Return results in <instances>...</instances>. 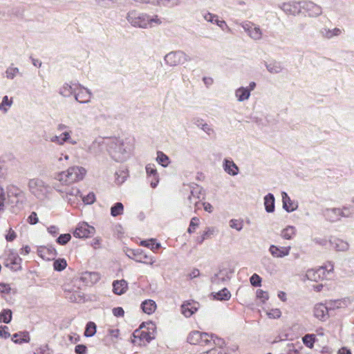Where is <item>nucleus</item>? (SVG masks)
Returning a JSON list of instances; mask_svg holds the SVG:
<instances>
[{"label": "nucleus", "instance_id": "nucleus-1", "mask_svg": "<svg viewBox=\"0 0 354 354\" xmlns=\"http://www.w3.org/2000/svg\"><path fill=\"white\" fill-rule=\"evenodd\" d=\"M127 21L133 27L142 29L151 28L162 24L158 15H149L137 10H131L127 15Z\"/></svg>", "mask_w": 354, "mask_h": 354}, {"label": "nucleus", "instance_id": "nucleus-2", "mask_svg": "<svg viewBox=\"0 0 354 354\" xmlns=\"http://www.w3.org/2000/svg\"><path fill=\"white\" fill-rule=\"evenodd\" d=\"M133 147L127 140L115 139L107 144V151L111 157L117 162H124L131 156Z\"/></svg>", "mask_w": 354, "mask_h": 354}, {"label": "nucleus", "instance_id": "nucleus-3", "mask_svg": "<svg viewBox=\"0 0 354 354\" xmlns=\"http://www.w3.org/2000/svg\"><path fill=\"white\" fill-rule=\"evenodd\" d=\"M187 342L194 345H198L203 348H209L214 344L221 346L224 344L223 339L214 336L207 333H202L198 330H194L189 333Z\"/></svg>", "mask_w": 354, "mask_h": 354}, {"label": "nucleus", "instance_id": "nucleus-4", "mask_svg": "<svg viewBox=\"0 0 354 354\" xmlns=\"http://www.w3.org/2000/svg\"><path fill=\"white\" fill-rule=\"evenodd\" d=\"M86 170L83 167L72 166L66 171L57 173L55 179L62 185H71L84 179Z\"/></svg>", "mask_w": 354, "mask_h": 354}, {"label": "nucleus", "instance_id": "nucleus-5", "mask_svg": "<svg viewBox=\"0 0 354 354\" xmlns=\"http://www.w3.org/2000/svg\"><path fill=\"white\" fill-rule=\"evenodd\" d=\"M156 325L151 322L142 323L138 329L136 330L132 336L131 341L134 344L145 345L154 339Z\"/></svg>", "mask_w": 354, "mask_h": 354}, {"label": "nucleus", "instance_id": "nucleus-6", "mask_svg": "<svg viewBox=\"0 0 354 354\" xmlns=\"http://www.w3.org/2000/svg\"><path fill=\"white\" fill-rule=\"evenodd\" d=\"M333 271V265L328 263L315 268L308 269L303 276L302 280L319 282L327 278Z\"/></svg>", "mask_w": 354, "mask_h": 354}, {"label": "nucleus", "instance_id": "nucleus-7", "mask_svg": "<svg viewBox=\"0 0 354 354\" xmlns=\"http://www.w3.org/2000/svg\"><path fill=\"white\" fill-rule=\"evenodd\" d=\"M28 187L30 192L40 200L46 198L51 192L50 187L39 178L30 179Z\"/></svg>", "mask_w": 354, "mask_h": 354}, {"label": "nucleus", "instance_id": "nucleus-8", "mask_svg": "<svg viewBox=\"0 0 354 354\" xmlns=\"http://www.w3.org/2000/svg\"><path fill=\"white\" fill-rule=\"evenodd\" d=\"M58 191L62 197L71 205H77L82 198L80 190L77 187H70L64 190L59 189Z\"/></svg>", "mask_w": 354, "mask_h": 354}, {"label": "nucleus", "instance_id": "nucleus-9", "mask_svg": "<svg viewBox=\"0 0 354 354\" xmlns=\"http://www.w3.org/2000/svg\"><path fill=\"white\" fill-rule=\"evenodd\" d=\"M348 210V209L346 207H344L343 208H330V209H326L323 214L326 220L330 221V222H335L341 217H348L350 216V214L345 213V211Z\"/></svg>", "mask_w": 354, "mask_h": 354}, {"label": "nucleus", "instance_id": "nucleus-10", "mask_svg": "<svg viewBox=\"0 0 354 354\" xmlns=\"http://www.w3.org/2000/svg\"><path fill=\"white\" fill-rule=\"evenodd\" d=\"M95 233L94 227L89 225L86 222L80 223L76 227L73 232V236L76 238L84 239L88 238Z\"/></svg>", "mask_w": 354, "mask_h": 354}, {"label": "nucleus", "instance_id": "nucleus-11", "mask_svg": "<svg viewBox=\"0 0 354 354\" xmlns=\"http://www.w3.org/2000/svg\"><path fill=\"white\" fill-rule=\"evenodd\" d=\"M165 59L167 64L174 66L185 62L187 60V57L185 53L175 51L167 54Z\"/></svg>", "mask_w": 354, "mask_h": 354}, {"label": "nucleus", "instance_id": "nucleus-12", "mask_svg": "<svg viewBox=\"0 0 354 354\" xmlns=\"http://www.w3.org/2000/svg\"><path fill=\"white\" fill-rule=\"evenodd\" d=\"M21 259L18 254L12 250L7 252V257L5 260V265L13 270H17L21 268Z\"/></svg>", "mask_w": 354, "mask_h": 354}, {"label": "nucleus", "instance_id": "nucleus-13", "mask_svg": "<svg viewBox=\"0 0 354 354\" xmlns=\"http://www.w3.org/2000/svg\"><path fill=\"white\" fill-rule=\"evenodd\" d=\"M241 27L244 29L250 37L253 39L259 40L262 37V31L260 28L250 21H245L241 24Z\"/></svg>", "mask_w": 354, "mask_h": 354}, {"label": "nucleus", "instance_id": "nucleus-14", "mask_svg": "<svg viewBox=\"0 0 354 354\" xmlns=\"http://www.w3.org/2000/svg\"><path fill=\"white\" fill-rule=\"evenodd\" d=\"M204 198V194L202 187L195 185L192 187L190 195L188 197L189 203L194 204L196 208H198L199 202Z\"/></svg>", "mask_w": 354, "mask_h": 354}, {"label": "nucleus", "instance_id": "nucleus-15", "mask_svg": "<svg viewBox=\"0 0 354 354\" xmlns=\"http://www.w3.org/2000/svg\"><path fill=\"white\" fill-rule=\"evenodd\" d=\"M203 19L212 24H216L223 30L230 32V28L227 26L225 21L219 19V17L210 12H204L203 14Z\"/></svg>", "mask_w": 354, "mask_h": 354}, {"label": "nucleus", "instance_id": "nucleus-16", "mask_svg": "<svg viewBox=\"0 0 354 354\" xmlns=\"http://www.w3.org/2000/svg\"><path fill=\"white\" fill-rule=\"evenodd\" d=\"M74 95L77 102L80 103H88L91 101L92 93L88 89L78 84Z\"/></svg>", "mask_w": 354, "mask_h": 354}, {"label": "nucleus", "instance_id": "nucleus-17", "mask_svg": "<svg viewBox=\"0 0 354 354\" xmlns=\"http://www.w3.org/2000/svg\"><path fill=\"white\" fill-rule=\"evenodd\" d=\"M313 315L322 322H325L329 317L328 308L323 304H317L313 308Z\"/></svg>", "mask_w": 354, "mask_h": 354}, {"label": "nucleus", "instance_id": "nucleus-18", "mask_svg": "<svg viewBox=\"0 0 354 354\" xmlns=\"http://www.w3.org/2000/svg\"><path fill=\"white\" fill-rule=\"evenodd\" d=\"M302 8L310 17H317L322 14V8L319 6L311 1H303Z\"/></svg>", "mask_w": 354, "mask_h": 354}, {"label": "nucleus", "instance_id": "nucleus-19", "mask_svg": "<svg viewBox=\"0 0 354 354\" xmlns=\"http://www.w3.org/2000/svg\"><path fill=\"white\" fill-rule=\"evenodd\" d=\"M282 10L289 15H298L302 8V2H288L283 3Z\"/></svg>", "mask_w": 354, "mask_h": 354}, {"label": "nucleus", "instance_id": "nucleus-20", "mask_svg": "<svg viewBox=\"0 0 354 354\" xmlns=\"http://www.w3.org/2000/svg\"><path fill=\"white\" fill-rule=\"evenodd\" d=\"M290 246L278 247L274 245L270 246L269 252L274 258H283L290 254Z\"/></svg>", "mask_w": 354, "mask_h": 354}, {"label": "nucleus", "instance_id": "nucleus-21", "mask_svg": "<svg viewBox=\"0 0 354 354\" xmlns=\"http://www.w3.org/2000/svg\"><path fill=\"white\" fill-rule=\"evenodd\" d=\"M330 243L333 248L337 251L346 252L349 249V243L346 241L339 238H332L330 240Z\"/></svg>", "mask_w": 354, "mask_h": 354}, {"label": "nucleus", "instance_id": "nucleus-22", "mask_svg": "<svg viewBox=\"0 0 354 354\" xmlns=\"http://www.w3.org/2000/svg\"><path fill=\"white\" fill-rule=\"evenodd\" d=\"M283 207L288 212H291L296 210L298 207L297 202L292 201L287 193L283 192L281 194Z\"/></svg>", "mask_w": 354, "mask_h": 354}, {"label": "nucleus", "instance_id": "nucleus-23", "mask_svg": "<svg viewBox=\"0 0 354 354\" xmlns=\"http://www.w3.org/2000/svg\"><path fill=\"white\" fill-rule=\"evenodd\" d=\"M134 257L135 261L139 263L151 266L156 262L155 257L144 254L142 251H137L134 253Z\"/></svg>", "mask_w": 354, "mask_h": 354}, {"label": "nucleus", "instance_id": "nucleus-24", "mask_svg": "<svg viewBox=\"0 0 354 354\" xmlns=\"http://www.w3.org/2000/svg\"><path fill=\"white\" fill-rule=\"evenodd\" d=\"M198 308V304L196 302H187L181 306L182 313L186 317H191Z\"/></svg>", "mask_w": 354, "mask_h": 354}, {"label": "nucleus", "instance_id": "nucleus-25", "mask_svg": "<svg viewBox=\"0 0 354 354\" xmlns=\"http://www.w3.org/2000/svg\"><path fill=\"white\" fill-rule=\"evenodd\" d=\"M146 172L149 178H152L151 186L156 187L158 183L159 179L157 174V170L153 164H148L146 166Z\"/></svg>", "mask_w": 354, "mask_h": 354}, {"label": "nucleus", "instance_id": "nucleus-26", "mask_svg": "<svg viewBox=\"0 0 354 354\" xmlns=\"http://www.w3.org/2000/svg\"><path fill=\"white\" fill-rule=\"evenodd\" d=\"M128 283L124 280H116L113 282V292L118 295H121L127 292Z\"/></svg>", "mask_w": 354, "mask_h": 354}, {"label": "nucleus", "instance_id": "nucleus-27", "mask_svg": "<svg viewBox=\"0 0 354 354\" xmlns=\"http://www.w3.org/2000/svg\"><path fill=\"white\" fill-rule=\"evenodd\" d=\"M101 276L97 272H86L82 276V279L88 285L96 283L100 279Z\"/></svg>", "mask_w": 354, "mask_h": 354}, {"label": "nucleus", "instance_id": "nucleus-28", "mask_svg": "<svg viewBox=\"0 0 354 354\" xmlns=\"http://www.w3.org/2000/svg\"><path fill=\"white\" fill-rule=\"evenodd\" d=\"M231 271L229 268L221 269L214 277L212 282L218 283L220 281H225L230 278Z\"/></svg>", "mask_w": 354, "mask_h": 354}, {"label": "nucleus", "instance_id": "nucleus-29", "mask_svg": "<svg viewBox=\"0 0 354 354\" xmlns=\"http://www.w3.org/2000/svg\"><path fill=\"white\" fill-rule=\"evenodd\" d=\"M66 297L73 302L80 303L84 301V293L79 289L66 290Z\"/></svg>", "mask_w": 354, "mask_h": 354}, {"label": "nucleus", "instance_id": "nucleus-30", "mask_svg": "<svg viewBox=\"0 0 354 354\" xmlns=\"http://www.w3.org/2000/svg\"><path fill=\"white\" fill-rule=\"evenodd\" d=\"M141 308L145 313L151 315L156 311L157 306L153 300L147 299L141 304Z\"/></svg>", "mask_w": 354, "mask_h": 354}, {"label": "nucleus", "instance_id": "nucleus-31", "mask_svg": "<svg viewBox=\"0 0 354 354\" xmlns=\"http://www.w3.org/2000/svg\"><path fill=\"white\" fill-rule=\"evenodd\" d=\"M78 84H64L59 89V93L64 96L68 97L72 94L75 95Z\"/></svg>", "mask_w": 354, "mask_h": 354}, {"label": "nucleus", "instance_id": "nucleus-32", "mask_svg": "<svg viewBox=\"0 0 354 354\" xmlns=\"http://www.w3.org/2000/svg\"><path fill=\"white\" fill-rule=\"evenodd\" d=\"M297 233V229L295 226L288 225L281 231V236L286 240L292 239Z\"/></svg>", "mask_w": 354, "mask_h": 354}, {"label": "nucleus", "instance_id": "nucleus-33", "mask_svg": "<svg viewBox=\"0 0 354 354\" xmlns=\"http://www.w3.org/2000/svg\"><path fill=\"white\" fill-rule=\"evenodd\" d=\"M12 340L15 344L28 343L30 342V338L29 333L26 331L19 332L12 335Z\"/></svg>", "mask_w": 354, "mask_h": 354}, {"label": "nucleus", "instance_id": "nucleus-34", "mask_svg": "<svg viewBox=\"0 0 354 354\" xmlns=\"http://www.w3.org/2000/svg\"><path fill=\"white\" fill-rule=\"evenodd\" d=\"M224 170L230 175L235 176L238 174L239 169L236 164L230 160H225L223 164Z\"/></svg>", "mask_w": 354, "mask_h": 354}, {"label": "nucleus", "instance_id": "nucleus-35", "mask_svg": "<svg viewBox=\"0 0 354 354\" xmlns=\"http://www.w3.org/2000/svg\"><path fill=\"white\" fill-rule=\"evenodd\" d=\"M264 205L267 212L272 213L274 211V197L273 194H268L264 197Z\"/></svg>", "mask_w": 354, "mask_h": 354}, {"label": "nucleus", "instance_id": "nucleus-36", "mask_svg": "<svg viewBox=\"0 0 354 354\" xmlns=\"http://www.w3.org/2000/svg\"><path fill=\"white\" fill-rule=\"evenodd\" d=\"M235 95L238 101L243 102L249 98L250 90H249L248 88L241 87L236 90Z\"/></svg>", "mask_w": 354, "mask_h": 354}, {"label": "nucleus", "instance_id": "nucleus-37", "mask_svg": "<svg viewBox=\"0 0 354 354\" xmlns=\"http://www.w3.org/2000/svg\"><path fill=\"white\" fill-rule=\"evenodd\" d=\"M214 299L219 301H227L231 297V294L227 288H223L217 292L212 293Z\"/></svg>", "mask_w": 354, "mask_h": 354}, {"label": "nucleus", "instance_id": "nucleus-38", "mask_svg": "<svg viewBox=\"0 0 354 354\" xmlns=\"http://www.w3.org/2000/svg\"><path fill=\"white\" fill-rule=\"evenodd\" d=\"M95 2L102 7H112L122 4L126 0H95Z\"/></svg>", "mask_w": 354, "mask_h": 354}, {"label": "nucleus", "instance_id": "nucleus-39", "mask_svg": "<svg viewBox=\"0 0 354 354\" xmlns=\"http://www.w3.org/2000/svg\"><path fill=\"white\" fill-rule=\"evenodd\" d=\"M324 37L330 39L334 36H338L342 33V30L338 28H334L333 29L324 28L322 31Z\"/></svg>", "mask_w": 354, "mask_h": 354}, {"label": "nucleus", "instance_id": "nucleus-40", "mask_svg": "<svg viewBox=\"0 0 354 354\" xmlns=\"http://www.w3.org/2000/svg\"><path fill=\"white\" fill-rule=\"evenodd\" d=\"M12 99H9L7 95L3 97L1 103H0V111L6 113L12 104Z\"/></svg>", "mask_w": 354, "mask_h": 354}, {"label": "nucleus", "instance_id": "nucleus-41", "mask_svg": "<svg viewBox=\"0 0 354 354\" xmlns=\"http://www.w3.org/2000/svg\"><path fill=\"white\" fill-rule=\"evenodd\" d=\"M268 71L271 73H278L281 71L282 66L280 63L277 62H271L266 64Z\"/></svg>", "mask_w": 354, "mask_h": 354}, {"label": "nucleus", "instance_id": "nucleus-42", "mask_svg": "<svg viewBox=\"0 0 354 354\" xmlns=\"http://www.w3.org/2000/svg\"><path fill=\"white\" fill-rule=\"evenodd\" d=\"M230 227L236 231H241L243 227V221L242 219H231L229 221Z\"/></svg>", "mask_w": 354, "mask_h": 354}, {"label": "nucleus", "instance_id": "nucleus-43", "mask_svg": "<svg viewBox=\"0 0 354 354\" xmlns=\"http://www.w3.org/2000/svg\"><path fill=\"white\" fill-rule=\"evenodd\" d=\"M302 341L307 347L312 348H313L314 343L315 342V335L313 334L306 335L303 337Z\"/></svg>", "mask_w": 354, "mask_h": 354}, {"label": "nucleus", "instance_id": "nucleus-44", "mask_svg": "<svg viewBox=\"0 0 354 354\" xmlns=\"http://www.w3.org/2000/svg\"><path fill=\"white\" fill-rule=\"evenodd\" d=\"M222 346L214 344L213 346L207 348L208 350L203 352L201 354H225L221 348Z\"/></svg>", "mask_w": 354, "mask_h": 354}, {"label": "nucleus", "instance_id": "nucleus-45", "mask_svg": "<svg viewBox=\"0 0 354 354\" xmlns=\"http://www.w3.org/2000/svg\"><path fill=\"white\" fill-rule=\"evenodd\" d=\"M157 162L163 167H167L169 163V159L167 156L161 151L157 153L156 157Z\"/></svg>", "mask_w": 354, "mask_h": 354}, {"label": "nucleus", "instance_id": "nucleus-46", "mask_svg": "<svg viewBox=\"0 0 354 354\" xmlns=\"http://www.w3.org/2000/svg\"><path fill=\"white\" fill-rule=\"evenodd\" d=\"M123 210V205L121 203H117L111 208V214L113 216H117L121 215Z\"/></svg>", "mask_w": 354, "mask_h": 354}, {"label": "nucleus", "instance_id": "nucleus-47", "mask_svg": "<svg viewBox=\"0 0 354 354\" xmlns=\"http://www.w3.org/2000/svg\"><path fill=\"white\" fill-rule=\"evenodd\" d=\"M141 245L150 248L153 251H156L158 249L160 248V243H155L153 239L151 240H147V241H142L140 243Z\"/></svg>", "mask_w": 354, "mask_h": 354}, {"label": "nucleus", "instance_id": "nucleus-48", "mask_svg": "<svg viewBox=\"0 0 354 354\" xmlns=\"http://www.w3.org/2000/svg\"><path fill=\"white\" fill-rule=\"evenodd\" d=\"M96 333V325L95 323L90 322L86 324L84 335L86 337H92Z\"/></svg>", "mask_w": 354, "mask_h": 354}, {"label": "nucleus", "instance_id": "nucleus-49", "mask_svg": "<svg viewBox=\"0 0 354 354\" xmlns=\"http://www.w3.org/2000/svg\"><path fill=\"white\" fill-rule=\"evenodd\" d=\"M12 319V312L10 310H4L0 313V322L8 324Z\"/></svg>", "mask_w": 354, "mask_h": 354}, {"label": "nucleus", "instance_id": "nucleus-50", "mask_svg": "<svg viewBox=\"0 0 354 354\" xmlns=\"http://www.w3.org/2000/svg\"><path fill=\"white\" fill-rule=\"evenodd\" d=\"M62 142L64 144L65 142H68L71 145H75L77 143L75 140H73L71 138V131H65L61 134Z\"/></svg>", "mask_w": 354, "mask_h": 354}, {"label": "nucleus", "instance_id": "nucleus-51", "mask_svg": "<svg viewBox=\"0 0 354 354\" xmlns=\"http://www.w3.org/2000/svg\"><path fill=\"white\" fill-rule=\"evenodd\" d=\"M66 261L64 259H59L54 261L53 268L57 271H62L66 268Z\"/></svg>", "mask_w": 354, "mask_h": 354}, {"label": "nucleus", "instance_id": "nucleus-52", "mask_svg": "<svg viewBox=\"0 0 354 354\" xmlns=\"http://www.w3.org/2000/svg\"><path fill=\"white\" fill-rule=\"evenodd\" d=\"M215 233V229L214 227H207L203 232L201 235V239L199 241L200 243H203L204 240L210 238Z\"/></svg>", "mask_w": 354, "mask_h": 354}, {"label": "nucleus", "instance_id": "nucleus-53", "mask_svg": "<svg viewBox=\"0 0 354 354\" xmlns=\"http://www.w3.org/2000/svg\"><path fill=\"white\" fill-rule=\"evenodd\" d=\"M257 297L262 304H264L269 299V295L267 292L259 289L257 290Z\"/></svg>", "mask_w": 354, "mask_h": 354}, {"label": "nucleus", "instance_id": "nucleus-54", "mask_svg": "<svg viewBox=\"0 0 354 354\" xmlns=\"http://www.w3.org/2000/svg\"><path fill=\"white\" fill-rule=\"evenodd\" d=\"M266 315L270 319H278L281 316V312L279 308H272L266 312Z\"/></svg>", "mask_w": 354, "mask_h": 354}, {"label": "nucleus", "instance_id": "nucleus-55", "mask_svg": "<svg viewBox=\"0 0 354 354\" xmlns=\"http://www.w3.org/2000/svg\"><path fill=\"white\" fill-rule=\"evenodd\" d=\"M199 223H200V221H199L198 218H197V217L192 218L190 221V224L188 227L187 232L190 234L194 232L196 230V229L198 227Z\"/></svg>", "mask_w": 354, "mask_h": 354}, {"label": "nucleus", "instance_id": "nucleus-56", "mask_svg": "<svg viewBox=\"0 0 354 354\" xmlns=\"http://www.w3.org/2000/svg\"><path fill=\"white\" fill-rule=\"evenodd\" d=\"M82 201L87 205L93 204L95 201V194L93 193H89L86 196L82 197Z\"/></svg>", "mask_w": 354, "mask_h": 354}, {"label": "nucleus", "instance_id": "nucleus-57", "mask_svg": "<svg viewBox=\"0 0 354 354\" xmlns=\"http://www.w3.org/2000/svg\"><path fill=\"white\" fill-rule=\"evenodd\" d=\"M71 236L70 234H61L57 238V242L61 245L66 244L71 240Z\"/></svg>", "mask_w": 354, "mask_h": 354}, {"label": "nucleus", "instance_id": "nucleus-58", "mask_svg": "<svg viewBox=\"0 0 354 354\" xmlns=\"http://www.w3.org/2000/svg\"><path fill=\"white\" fill-rule=\"evenodd\" d=\"M6 77L9 79H13L19 73V69L15 67H10L6 71Z\"/></svg>", "mask_w": 354, "mask_h": 354}, {"label": "nucleus", "instance_id": "nucleus-59", "mask_svg": "<svg viewBox=\"0 0 354 354\" xmlns=\"http://www.w3.org/2000/svg\"><path fill=\"white\" fill-rule=\"evenodd\" d=\"M250 281L251 284L253 286L257 287V286H261V278L257 274H254L250 277Z\"/></svg>", "mask_w": 354, "mask_h": 354}, {"label": "nucleus", "instance_id": "nucleus-60", "mask_svg": "<svg viewBox=\"0 0 354 354\" xmlns=\"http://www.w3.org/2000/svg\"><path fill=\"white\" fill-rule=\"evenodd\" d=\"M10 336L8 332V328L6 326H0V337L7 339Z\"/></svg>", "mask_w": 354, "mask_h": 354}, {"label": "nucleus", "instance_id": "nucleus-61", "mask_svg": "<svg viewBox=\"0 0 354 354\" xmlns=\"http://www.w3.org/2000/svg\"><path fill=\"white\" fill-rule=\"evenodd\" d=\"M162 3L167 6L174 7L180 3V0H162Z\"/></svg>", "mask_w": 354, "mask_h": 354}, {"label": "nucleus", "instance_id": "nucleus-62", "mask_svg": "<svg viewBox=\"0 0 354 354\" xmlns=\"http://www.w3.org/2000/svg\"><path fill=\"white\" fill-rule=\"evenodd\" d=\"M28 222L31 225H35L38 223V217L35 212H32L28 218Z\"/></svg>", "mask_w": 354, "mask_h": 354}, {"label": "nucleus", "instance_id": "nucleus-63", "mask_svg": "<svg viewBox=\"0 0 354 354\" xmlns=\"http://www.w3.org/2000/svg\"><path fill=\"white\" fill-rule=\"evenodd\" d=\"M201 129L207 133L208 135L214 133V129L207 123H204L201 125Z\"/></svg>", "mask_w": 354, "mask_h": 354}, {"label": "nucleus", "instance_id": "nucleus-64", "mask_svg": "<svg viewBox=\"0 0 354 354\" xmlns=\"http://www.w3.org/2000/svg\"><path fill=\"white\" fill-rule=\"evenodd\" d=\"M16 233L14 230L10 228L8 231L7 234L6 235V239L8 241H12L16 238Z\"/></svg>", "mask_w": 354, "mask_h": 354}]
</instances>
